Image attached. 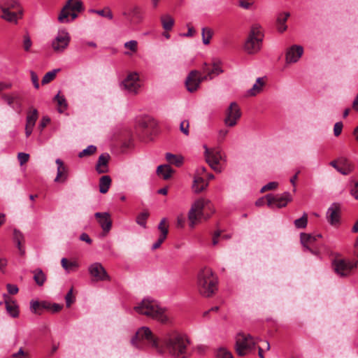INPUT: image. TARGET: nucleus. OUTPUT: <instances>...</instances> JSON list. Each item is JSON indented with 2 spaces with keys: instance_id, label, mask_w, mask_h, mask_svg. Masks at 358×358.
<instances>
[{
  "instance_id": "39448f33",
  "label": "nucleus",
  "mask_w": 358,
  "mask_h": 358,
  "mask_svg": "<svg viewBox=\"0 0 358 358\" xmlns=\"http://www.w3.org/2000/svg\"><path fill=\"white\" fill-rule=\"evenodd\" d=\"M204 148L206 162L215 171L221 173L227 162L225 154L218 148L208 149L206 146Z\"/></svg>"
},
{
  "instance_id": "c85d7f7f",
  "label": "nucleus",
  "mask_w": 358,
  "mask_h": 358,
  "mask_svg": "<svg viewBox=\"0 0 358 358\" xmlns=\"http://www.w3.org/2000/svg\"><path fill=\"white\" fill-rule=\"evenodd\" d=\"M289 13H280L277 18V29L279 32H283L285 31L287 27L285 24L286 21L287 20L288 17H289Z\"/></svg>"
},
{
  "instance_id": "774afa93",
  "label": "nucleus",
  "mask_w": 358,
  "mask_h": 358,
  "mask_svg": "<svg viewBox=\"0 0 358 358\" xmlns=\"http://www.w3.org/2000/svg\"><path fill=\"white\" fill-rule=\"evenodd\" d=\"M250 0H240L239 6L246 10H248L251 8L253 3L249 2Z\"/></svg>"
},
{
  "instance_id": "a19ab883",
  "label": "nucleus",
  "mask_w": 358,
  "mask_h": 358,
  "mask_svg": "<svg viewBox=\"0 0 358 358\" xmlns=\"http://www.w3.org/2000/svg\"><path fill=\"white\" fill-rule=\"evenodd\" d=\"M55 100L57 101V105L59 106V112L62 113L64 110H65L67 108V103L65 97L64 96H60L59 93H58L55 96Z\"/></svg>"
},
{
  "instance_id": "423d86ee",
  "label": "nucleus",
  "mask_w": 358,
  "mask_h": 358,
  "mask_svg": "<svg viewBox=\"0 0 358 358\" xmlns=\"http://www.w3.org/2000/svg\"><path fill=\"white\" fill-rule=\"evenodd\" d=\"M263 36L262 28L259 25L252 26L244 45L245 50L248 54H255L259 51Z\"/></svg>"
},
{
  "instance_id": "bb28decb",
  "label": "nucleus",
  "mask_w": 358,
  "mask_h": 358,
  "mask_svg": "<svg viewBox=\"0 0 358 358\" xmlns=\"http://www.w3.org/2000/svg\"><path fill=\"white\" fill-rule=\"evenodd\" d=\"M109 155L108 154H102L99 156L96 169L98 173H103L107 172V164L108 162Z\"/></svg>"
},
{
  "instance_id": "0eeeda50",
  "label": "nucleus",
  "mask_w": 358,
  "mask_h": 358,
  "mask_svg": "<svg viewBox=\"0 0 358 358\" xmlns=\"http://www.w3.org/2000/svg\"><path fill=\"white\" fill-rule=\"evenodd\" d=\"M257 341L250 334H239L236 336V350L238 355L244 356L252 350Z\"/></svg>"
},
{
  "instance_id": "dca6fc26",
  "label": "nucleus",
  "mask_w": 358,
  "mask_h": 358,
  "mask_svg": "<svg viewBox=\"0 0 358 358\" xmlns=\"http://www.w3.org/2000/svg\"><path fill=\"white\" fill-rule=\"evenodd\" d=\"M202 71L206 74L203 76V79L207 80H212L215 76H217L223 72V70L221 67L220 62L217 61L213 62L211 68H210L208 64L205 63L202 67Z\"/></svg>"
},
{
  "instance_id": "2eb2a0df",
  "label": "nucleus",
  "mask_w": 358,
  "mask_h": 358,
  "mask_svg": "<svg viewBox=\"0 0 358 358\" xmlns=\"http://www.w3.org/2000/svg\"><path fill=\"white\" fill-rule=\"evenodd\" d=\"M303 54V48L301 45H294L286 51L285 62L287 64L296 63Z\"/></svg>"
},
{
  "instance_id": "5fc2aeb1",
  "label": "nucleus",
  "mask_w": 358,
  "mask_h": 358,
  "mask_svg": "<svg viewBox=\"0 0 358 358\" xmlns=\"http://www.w3.org/2000/svg\"><path fill=\"white\" fill-rule=\"evenodd\" d=\"M13 358H30L27 352H25L22 348H20L17 352L12 355Z\"/></svg>"
},
{
  "instance_id": "9b49d317",
  "label": "nucleus",
  "mask_w": 358,
  "mask_h": 358,
  "mask_svg": "<svg viewBox=\"0 0 358 358\" xmlns=\"http://www.w3.org/2000/svg\"><path fill=\"white\" fill-rule=\"evenodd\" d=\"M241 116V112L236 102H231L226 110V115L224 120L227 127H234Z\"/></svg>"
},
{
  "instance_id": "412c9836",
  "label": "nucleus",
  "mask_w": 358,
  "mask_h": 358,
  "mask_svg": "<svg viewBox=\"0 0 358 358\" xmlns=\"http://www.w3.org/2000/svg\"><path fill=\"white\" fill-rule=\"evenodd\" d=\"M327 218L331 225H336L340 222V207L336 203H333L327 212Z\"/></svg>"
},
{
  "instance_id": "0e129e2a",
  "label": "nucleus",
  "mask_w": 358,
  "mask_h": 358,
  "mask_svg": "<svg viewBox=\"0 0 358 358\" xmlns=\"http://www.w3.org/2000/svg\"><path fill=\"white\" fill-rule=\"evenodd\" d=\"M187 27L188 29L187 32L181 34V36H183V37H192V36H193L194 35V34H195V29H194V27L189 23L187 24Z\"/></svg>"
},
{
  "instance_id": "864d4df0",
  "label": "nucleus",
  "mask_w": 358,
  "mask_h": 358,
  "mask_svg": "<svg viewBox=\"0 0 358 358\" xmlns=\"http://www.w3.org/2000/svg\"><path fill=\"white\" fill-rule=\"evenodd\" d=\"M32 43L28 34L24 36L23 48L25 51H29L31 47Z\"/></svg>"
},
{
  "instance_id": "a878e982",
  "label": "nucleus",
  "mask_w": 358,
  "mask_h": 358,
  "mask_svg": "<svg viewBox=\"0 0 358 358\" xmlns=\"http://www.w3.org/2000/svg\"><path fill=\"white\" fill-rule=\"evenodd\" d=\"M72 13L73 11L68 6H64L58 16V21L60 23H69L73 21L75 19L72 18Z\"/></svg>"
},
{
  "instance_id": "603ef678",
  "label": "nucleus",
  "mask_w": 358,
  "mask_h": 358,
  "mask_svg": "<svg viewBox=\"0 0 358 358\" xmlns=\"http://www.w3.org/2000/svg\"><path fill=\"white\" fill-rule=\"evenodd\" d=\"M124 48L129 49L132 52H136L138 48V43L135 40H131L124 43Z\"/></svg>"
},
{
  "instance_id": "c03bdc74",
  "label": "nucleus",
  "mask_w": 358,
  "mask_h": 358,
  "mask_svg": "<svg viewBox=\"0 0 358 358\" xmlns=\"http://www.w3.org/2000/svg\"><path fill=\"white\" fill-rule=\"evenodd\" d=\"M3 99L7 103V104L12 108H15V102L17 99H19L17 95L14 94H5L3 96Z\"/></svg>"
},
{
  "instance_id": "37998d69",
  "label": "nucleus",
  "mask_w": 358,
  "mask_h": 358,
  "mask_svg": "<svg viewBox=\"0 0 358 358\" xmlns=\"http://www.w3.org/2000/svg\"><path fill=\"white\" fill-rule=\"evenodd\" d=\"M149 216V213L147 211L141 213L136 217V223L143 228L146 227V220Z\"/></svg>"
},
{
  "instance_id": "de8ad7c7",
  "label": "nucleus",
  "mask_w": 358,
  "mask_h": 358,
  "mask_svg": "<svg viewBox=\"0 0 358 358\" xmlns=\"http://www.w3.org/2000/svg\"><path fill=\"white\" fill-rule=\"evenodd\" d=\"M91 12L95 13L102 17H107L110 20L113 18V13L108 8H106L103 10H92Z\"/></svg>"
},
{
  "instance_id": "ea45409f",
  "label": "nucleus",
  "mask_w": 358,
  "mask_h": 358,
  "mask_svg": "<svg viewBox=\"0 0 358 358\" xmlns=\"http://www.w3.org/2000/svg\"><path fill=\"white\" fill-rule=\"evenodd\" d=\"M34 279L37 285L41 286L45 282L46 278L45 274L41 269H37L34 271Z\"/></svg>"
},
{
  "instance_id": "473e14b6",
  "label": "nucleus",
  "mask_w": 358,
  "mask_h": 358,
  "mask_svg": "<svg viewBox=\"0 0 358 358\" xmlns=\"http://www.w3.org/2000/svg\"><path fill=\"white\" fill-rule=\"evenodd\" d=\"M111 179L108 176H103L99 180V192L102 194L106 193L110 186Z\"/></svg>"
},
{
  "instance_id": "f257e3e1",
  "label": "nucleus",
  "mask_w": 358,
  "mask_h": 358,
  "mask_svg": "<svg viewBox=\"0 0 358 358\" xmlns=\"http://www.w3.org/2000/svg\"><path fill=\"white\" fill-rule=\"evenodd\" d=\"M218 279L209 267L201 268L197 275L196 289L204 297L213 296L217 290Z\"/></svg>"
},
{
  "instance_id": "7ed1b4c3",
  "label": "nucleus",
  "mask_w": 358,
  "mask_h": 358,
  "mask_svg": "<svg viewBox=\"0 0 358 358\" xmlns=\"http://www.w3.org/2000/svg\"><path fill=\"white\" fill-rule=\"evenodd\" d=\"M214 212V208L209 200L199 199L194 202L188 213L189 227L194 228L201 220L208 219Z\"/></svg>"
},
{
  "instance_id": "f704fd0d",
  "label": "nucleus",
  "mask_w": 358,
  "mask_h": 358,
  "mask_svg": "<svg viewBox=\"0 0 358 358\" xmlns=\"http://www.w3.org/2000/svg\"><path fill=\"white\" fill-rule=\"evenodd\" d=\"M264 85L263 79L262 78H258L256 80V83L253 85L252 87L248 91V95L249 96H255L259 94Z\"/></svg>"
},
{
  "instance_id": "5701e85b",
  "label": "nucleus",
  "mask_w": 358,
  "mask_h": 358,
  "mask_svg": "<svg viewBox=\"0 0 358 358\" xmlns=\"http://www.w3.org/2000/svg\"><path fill=\"white\" fill-rule=\"evenodd\" d=\"M6 309L7 313L13 318L19 316V307L15 301L8 300V296L6 294H3Z\"/></svg>"
},
{
  "instance_id": "4468645a",
  "label": "nucleus",
  "mask_w": 358,
  "mask_h": 358,
  "mask_svg": "<svg viewBox=\"0 0 358 358\" xmlns=\"http://www.w3.org/2000/svg\"><path fill=\"white\" fill-rule=\"evenodd\" d=\"M124 89L130 93H137L139 87V77L137 73H131L122 83Z\"/></svg>"
},
{
  "instance_id": "8fccbe9b",
  "label": "nucleus",
  "mask_w": 358,
  "mask_h": 358,
  "mask_svg": "<svg viewBox=\"0 0 358 358\" xmlns=\"http://www.w3.org/2000/svg\"><path fill=\"white\" fill-rule=\"evenodd\" d=\"M41 308V303L38 301L32 300L30 302V310L34 314H39Z\"/></svg>"
},
{
  "instance_id": "f8f14e48",
  "label": "nucleus",
  "mask_w": 358,
  "mask_h": 358,
  "mask_svg": "<svg viewBox=\"0 0 358 358\" xmlns=\"http://www.w3.org/2000/svg\"><path fill=\"white\" fill-rule=\"evenodd\" d=\"M335 272L340 276H346L357 266V262L345 259H336L333 262Z\"/></svg>"
},
{
  "instance_id": "f3484780",
  "label": "nucleus",
  "mask_w": 358,
  "mask_h": 358,
  "mask_svg": "<svg viewBox=\"0 0 358 358\" xmlns=\"http://www.w3.org/2000/svg\"><path fill=\"white\" fill-rule=\"evenodd\" d=\"M321 237V234H309L301 233L300 236L301 243L307 250L310 252L312 254L317 255L318 252L313 250L311 246H313L315 242Z\"/></svg>"
},
{
  "instance_id": "f03ea898",
  "label": "nucleus",
  "mask_w": 358,
  "mask_h": 358,
  "mask_svg": "<svg viewBox=\"0 0 358 358\" xmlns=\"http://www.w3.org/2000/svg\"><path fill=\"white\" fill-rule=\"evenodd\" d=\"M164 343L169 353L175 358H186L189 340L186 335L173 331L164 339Z\"/></svg>"
},
{
  "instance_id": "a211bd4d",
  "label": "nucleus",
  "mask_w": 358,
  "mask_h": 358,
  "mask_svg": "<svg viewBox=\"0 0 358 358\" xmlns=\"http://www.w3.org/2000/svg\"><path fill=\"white\" fill-rule=\"evenodd\" d=\"M89 272L92 276L97 280H106L108 279V275L103 267V266L98 262L91 264L89 267Z\"/></svg>"
},
{
  "instance_id": "09e8293b",
  "label": "nucleus",
  "mask_w": 358,
  "mask_h": 358,
  "mask_svg": "<svg viewBox=\"0 0 358 358\" xmlns=\"http://www.w3.org/2000/svg\"><path fill=\"white\" fill-rule=\"evenodd\" d=\"M96 150V146L91 145H89L85 149H84L83 151H81L79 153L78 156H79V157L89 156V155H91L92 154H93L94 152H95Z\"/></svg>"
},
{
  "instance_id": "4be33fe9",
  "label": "nucleus",
  "mask_w": 358,
  "mask_h": 358,
  "mask_svg": "<svg viewBox=\"0 0 358 358\" xmlns=\"http://www.w3.org/2000/svg\"><path fill=\"white\" fill-rule=\"evenodd\" d=\"M2 14L1 17L10 23L17 24L18 20L22 18L23 15V10H6L1 11Z\"/></svg>"
},
{
  "instance_id": "6e6d98bb",
  "label": "nucleus",
  "mask_w": 358,
  "mask_h": 358,
  "mask_svg": "<svg viewBox=\"0 0 358 358\" xmlns=\"http://www.w3.org/2000/svg\"><path fill=\"white\" fill-rule=\"evenodd\" d=\"M189 124L187 120H183L180 122V129L186 136L189 135Z\"/></svg>"
},
{
  "instance_id": "13d9d810",
  "label": "nucleus",
  "mask_w": 358,
  "mask_h": 358,
  "mask_svg": "<svg viewBox=\"0 0 358 358\" xmlns=\"http://www.w3.org/2000/svg\"><path fill=\"white\" fill-rule=\"evenodd\" d=\"M66 306L69 307L74 301V297L73 296V289L71 288L65 296Z\"/></svg>"
},
{
  "instance_id": "ddd939ff",
  "label": "nucleus",
  "mask_w": 358,
  "mask_h": 358,
  "mask_svg": "<svg viewBox=\"0 0 358 358\" xmlns=\"http://www.w3.org/2000/svg\"><path fill=\"white\" fill-rule=\"evenodd\" d=\"M203 80H206L203 79V76H200V73L198 71H190L185 80L187 90L190 92H195Z\"/></svg>"
},
{
  "instance_id": "a18cd8bd",
  "label": "nucleus",
  "mask_w": 358,
  "mask_h": 358,
  "mask_svg": "<svg viewBox=\"0 0 358 358\" xmlns=\"http://www.w3.org/2000/svg\"><path fill=\"white\" fill-rule=\"evenodd\" d=\"M308 217L306 213L303 216L294 221V225L298 229H303L307 226Z\"/></svg>"
},
{
  "instance_id": "aec40b11",
  "label": "nucleus",
  "mask_w": 358,
  "mask_h": 358,
  "mask_svg": "<svg viewBox=\"0 0 358 358\" xmlns=\"http://www.w3.org/2000/svg\"><path fill=\"white\" fill-rule=\"evenodd\" d=\"M96 218L98 219V222L100 224L103 231L108 233L112 227V221L110 215L108 213H96L94 214Z\"/></svg>"
},
{
  "instance_id": "052dcab7",
  "label": "nucleus",
  "mask_w": 358,
  "mask_h": 358,
  "mask_svg": "<svg viewBox=\"0 0 358 358\" xmlns=\"http://www.w3.org/2000/svg\"><path fill=\"white\" fill-rule=\"evenodd\" d=\"M166 238V236H164V234H160L157 241L152 245V249L156 250L159 248Z\"/></svg>"
},
{
  "instance_id": "cd10ccee",
  "label": "nucleus",
  "mask_w": 358,
  "mask_h": 358,
  "mask_svg": "<svg viewBox=\"0 0 358 358\" xmlns=\"http://www.w3.org/2000/svg\"><path fill=\"white\" fill-rule=\"evenodd\" d=\"M208 185V182L205 181L204 179L199 176H195L193 185L192 189L196 193H199L204 190Z\"/></svg>"
},
{
  "instance_id": "393cba45",
  "label": "nucleus",
  "mask_w": 358,
  "mask_h": 358,
  "mask_svg": "<svg viewBox=\"0 0 358 358\" xmlns=\"http://www.w3.org/2000/svg\"><path fill=\"white\" fill-rule=\"evenodd\" d=\"M65 6H68L71 11H73V19L77 18L78 13L83 9V3L80 0H69L65 4Z\"/></svg>"
},
{
  "instance_id": "6e6552de",
  "label": "nucleus",
  "mask_w": 358,
  "mask_h": 358,
  "mask_svg": "<svg viewBox=\"0 0 358 358\" xmlns=\"http://www.w3.org/2000/svg\"><path fill=\"white\" fill-rule=\"evenodd\" d=\"M143 341L150 342L153 347L158 348L157 341L154 338L150 328L147 327H142L138 329L135 336L131 339V343L134 346L138 348H141L143 347Z\"/></svg>"
},
{
  "instance_id": "c9c22d12",
  "label": "nucleus",
  "mask_w": 358,
  "mask_h": 358,
  "mask_svg": "<svg viewBox=\"0 0 358 358\" xmlns=\"http://www.w3.org/2000/svg\"><path fill=\"white\" fill-rule=\"evenodd\" d=\"M213 35V31L210 27L201 29L202 42L204 45H208Z\"/></svg>"
},
{
  "instance_id": "338daca9",
  "label": "nucleus",
  "mask_w": 358,
  "mask_h": 358,
  "mask_svg": "<svg viewBox=\"0 0 358 358\" xmlns=\"http://www.w3.org/2000/svg\"><path fill=\"white\" fill-rule=\"evenodd\" d=\"M50 122V119L48 116H43L38 125V127L41 129V131H42Z\"/></svg>"
},
{
  "instance_id": "69168bd1",
  "label": "nucleus",
  "mask_w": 358,
  "mask_h": 358,
  "mask_svg": "<svg viewBox=\"0 0 358 358\" xmlns=\"http://www.w3.org/2000/svg\"><path fill=\"white\" fill-rule=\"evenodd\" d=\"M6 287L8 292L10 294H16L19 291V289L16 285L7 284Z\"/></svg>"
},
{
  "instance_id": "2f4dec72",
  "label": "nucleus",
  "mask_w": 358,
  "mask_h": 358,
  "mask_svg": "<svg viewBox=\"0 0 358 358\" xmlns=\"http://www.w3.org/2000/svg\"><path fill=\"white\" fill-rule=\"evenodd\" d=\"M161 22L162 27L166 31L171 30L174 24V19L169 14L163 15L161 17Z\"/></svg>"
},
{
  "instance_id": "9d476101",
  "label": "nucleus",
  "mask_w": 358,
  "mask_h": 358,
  "mask_svg": "<svg viewBox=\"0 0 358 358\" xmlns=\"http://www.w3.org/2000/svg\"><path fill=\"white\" fill-rule=\"evenodd\" d=\"M266 199L267 201V204L271 208H282L287 206V204L292 201V197L291 194L285 192L282 194H267L266 195Z\"/></svg>"
},
{
  "instance_id": "20e7f679",
  "label": "nucleus",
  "mask_w": 358,
  "mask_h": 358,
  "mask_svg": "<svg viewBox=\"0 0 358 358\" xmlns=\"http://www.w3.org/2000/svg\"><path fill=\"white\" fill-rule=\"evenodd\" d=\"M134 310L141 315H146L161 323H166L168 317L165 314V309L158 303L150 299H143L142 301L134 307Z\"/></svg>"
},
{
  "instance_id": "b1692460",
  "label": "nucleus",
  "mask_w": 358,
  "mask_h": 358,
  "mask_svg": "<svg viewBox=\"0 0 358 358\" xmlns=\"http://www.w3.org/2000/svg\"><path fill=\"white\" fill-rule=\"evenodd\" d=\"M0 9L6 11L22 8L17 0H0Z\"/></svg>"
},
{
  "instance_id": "4c0bfd02",
  "label": "nucleus",
  "mask_w": 358,
  "mask_h": 358,
  "mask_svg": "<svg viewBox=\"0 0 358 358\" xmlns=\"http://www.w3.org/2000/svg\"><path fill=\"white\" fill-rule=\"evenodd\" d=\"M61 264L62 267L67 271L70 272L72 271L76 270L77 268H78L79 264L77 262L73 261L68 262L67 259L66 258H62L61 260Z\"/></svg>"
},
{
  "instance_id": "72a5a7b5",
  "label": "nucleus",
  "mask_w": 358,
  "mask_h": 358,
  "mask_svg": "<svg viewBox=\"0 0 358 358\" xmlns=\"http://www.w3.org/2000/svg\"><path fill=\"white\" fill-rule=\"evenodd\" d=\"M166 159L169 163L178 167L183 164V157L181 155H173L169 152L166 154Z\"/></svg>"
},
{
  "instance_id": "680f3d73",
  "label": "nucleus",
  "mask_w": 358,
  "mask_h": 358,
  "mask_svg": "<svg viewBox=\"0 0 358 358\" xmlns=\"http://www.w3.org/2000/svg\"><path fill=\"white\" fill-rule=\"evenodd\" d=\"M30 75H31V81H32V83H33L34 87L36 89H38L39 88V83H38V78L36 73L34 71H31Z\"/></svg>"
},
{
  "instance_id": "7c9ffc66",
  "label": "nucleus",
  "mask_w": 358,
  "mask_h": 358,
  "mask_svg": "<svg viewBox=\"0 0 358 358\" xmlns=\"http://www.w3.org/2000/svg\"><path fill=\"white\" fill-rule=\"evenodd\" d=\"M340 168L338 172L343 175H348L353 170V166L346 159L342 158L339 159Z\"/></svg>"
},
{
  "instance_id": "79ce46f5",
  "label": "nucleus",
  "mask_w": 358,
  "mask_h": 358,
  "mask_svg": "<svg viewBox=\"0 0 358 358\" xmlns=\"http://www.w3.org/2000/svg\"><path fill=\"white\" fill-rule=\"evenodd\" d=\"M60 71L59 69H53L52 71H50L45 74L42 79V84L45 85L51 82L52 80L55 79L56 74L57 72Z\"/></svg>"
},
{
  "instance_id": "3c124183",
  "label": "nucleus",
  "mask_w": 358,
  "mask_h": 358,
  "mask_svg": "<svg viewBox=\"0 0 358 358\" xmlns=\"http://www.w3.org/2000/svg\"><path fill=\"white\" fill-rule=\"evenodd\" d=\"M166 219L162 218L158 225V229L161 232V234H164V236H167L168 227L166 226Z\"/></svg>"
},
{
  "instance_id": "4d7b16f0",
  "label": "nucleus",
  "mask_w": 358,
  "mask_h": 358,
  "mask_svg": "<svg viewBox=\"0 0 358 358\" xmlns=\"http://www.w3.org/2000/svg\"><path fill=\"white\" fill-rule=\"evenodd\" d=\"M17 159L20 162V164L22 166L28 162L29 159V155L24 152H19L17 155Z\"/></svg>"
},
{
  "instance_id": "e433bc0d",
  "label": "nucleus",
  "mask_w": 358,
  "mask_h": 358,
  "mask_svg": "<svg viewBox=\"0 0 358 358\" xmlns=\"http://www.w3.org/2000/svg\"><path fill=\"white\" fill-rule=\"evenodd\" d=\"M13 240L17 243L18 250L21 254H24V250L22 246V243L24 241L23 234L17 229L13 231Z\"/></svg>"
},
{
  "instance_id": "6ab92c4d",
  "label": "nucleus",
  "mask_w": 358,
  "mask_h": 358,
  "mask_svg": "<svg viewBox=\"0 0 358 358\" xmlns=\"http://www.w3.org/2000/svg\"><path fill=\"white\" fill-rule=\"evenodd\" d=\"M55 163L57 165V176L54 180L56 182H65L69 178V169L60 159H57Z\"/></svg>"
},
{
  "instance_id": "c756f323",
  "label": "nucleus",
  "mask_w": 358,
  "mask_h": 358,
  "mask_svg": "<svg viewBox=\"0 0 358 358\" xmlns=\"http://www.w3.org/2000/svg\"><path fill=\"white\" fill-rule=\"evenodd\" d=\"M173 170L169 165H159L157 169V173L161 176L164 180H168L171 178Z\"/></svg>"
},
{
  "instance_id": "1a4fd4ad",
  "label": "nucleus",
  "mask_w": 358,
  "mask_h": 358,
  "mask_svg": "<svg viewBox=\"0 0 358 358\" xmlns=\"http://www.w3.org/2000/svg\"><path fill=\"white\" fill-rule=\"evenodd\" d=\"M71 36L64 29H59L57 36L52 42V49L57 52H64L69 45Z\"/></svg>"
},
{
  "instance_id": "58836bf2",
  "label": "nucleus",
  "mask_w": 358,
  "mask_h": 358,
  "mask_svg": "<svg viewBox=\"0 0 358 358\" xmlns=\"http://www.w3.org/2000/svg\"><path fill=\"white\" fill-rule=\"evenodd\" d=\"M38 113L36 108L27 113L26 118V124L35 126L36 122L38 119Z\"/></svg>"
},
{
  "instance_id": "49530a36",
  "label": "nucleus",
  "mask_w": 358,
  "mask_h": 358,
  "mask_svg": "<svg viewBox=\"0 0 358 358\" xmlns=\"http://www.w3.org/2000/svg\"><path fill=\"white\" fill-rule=\"evenodd\" d=\"M216 358H233V356L227 348H220L216 352Z\"/></svg>"
},
{
  "instance_id": "bf43d9fd",
  "label": "nucleus",
  "mask_w": 358,
  "mask_h": 358,
  "mask_svg": "<svg viewBox=\"0 0 358 358\" xmlns=\"http://www.w3.org/2000/svg\"><path fill=\"white\" fill-rule=\"evenodd\" d=\"M278 183L277 182H270L264 187H262V188L261 189V192H264L267 190L274 189L278 187Z\"/></svg>"
},
{
  "instance_id": "e2e57ef3",
  "label": "nucleus",
  "mask_w": 358,
  "mask_h": 358,
  "mask_svg": "<svg viewBox=\"0 0 358 358\" xmlns=\"http://www.w3.org/2000/svg\"><path fill=\"white\" fill-rule=\"evenodd\" d=\"M343 129V123L341 122H338L334 124V134L336 136H338L341 134Z\"/></svg>"
}]
</instances>
